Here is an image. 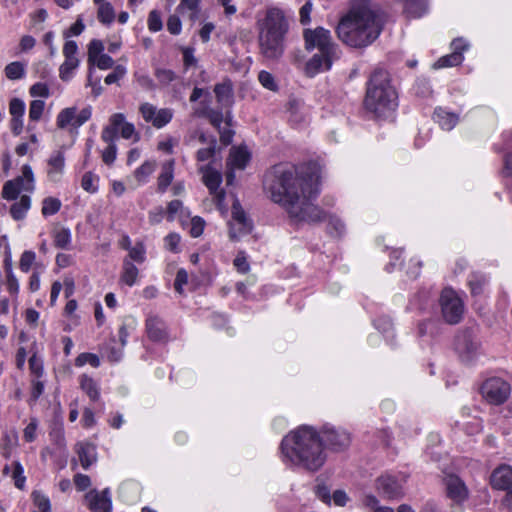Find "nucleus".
<instances>
[{"label": "nucleus", "mask_w": 512, "mask_h": 512, "mask_svg": "<svg viewBox=\"0 0 512 512\" xmlns=\"http://www.w3.org/2000/svg\"><path fill=\"white\" fill-rule=\"evenodd\" d=\"M147 24H148V29L151 32H158L162 29V27H163L162 19H161L160 13L157 10H152L149 13Z\"/></svg>", "instance_id": "obj_51"}, {"label": "nucleus", "mask_w": 512, "mask_h": 512, "mask_svg": "<svg viewBox=\"0 0 512 512\" xmlns=\"http://www.w3.org/2000/svg\"><path fill=\"white\" fill-rule=\"evenodd\" d=\"M464 60V56L460 53H450L439 58L434 64V69L454 67L460 65Z\"/></svg>", "instance_id": "obj_29"}, {"label": "nucleus", "mask_w": 512, "mask_h": 512, "mask_svg": "<svg viewBox=\"0 0 512 512\" xmlns=\"http://www.w3.org/2000/svg\"><path fill=\"white\" fill-rule=\"evenodd\" d=\"M214 93L217 102L223 106L229 105L232 98V85L229 81L215 85Z\"/></svg>", "instance_id": "obj_28"}, {"label": "nucleus", "mask_w": 512, "mask_h": 512, "mask_svg": "<svg viewBox=\"0 0 512 512\" xmlns=\"http://www.w3.org/2000/svg\"><path fill=\"white\" fill-rule=\"evenodd\" d=\"M217 141L216 138L211 136L209 146L207 148H201L196 153V159L199 162H204L211 159L216 151Z\"/></svg>", "instance_id": "obj_41"}, {"label": "nucleus", "mask_w": 512, "mask_h": 512, "mask_svg": "<svg viewBox=\"0 0 512 512\" xmlns=\"http://www.w3.org/2000/svg\"><path fill=\"white\" fill-rule=\"evenodd\" d=\"M99 177L92 172H86L82 176L81 187L89 192L96 193L98 191Z\"/></svg>", "instance_id": "obj_38"}, {"label": "nucleus", "mask_w": 512, "mask_h": 512, "mask_svg": "<svg viewBox=\"0 0 512 512\" xmlns=\"http://www.w3.org/2000/svg\"><path fill=\"white\" fill-rule=\"evenodd\" d=\"M75 107H68L59 112L56 118V124L59 128L64 129L68 125H74L75 121Z\"/></svg>", "instance_id": "obj_33"}, {"label": "nucleus", "mask_w": 512, "mask_h": 512, "mask_svg": "<svg viewBox=\"0 0 512 512\" xmlns=\"http://www.w3.org/2000/svg\"><path fill=\"white\" fill-rule=\"evenodd\" d=\"M35 259H36V254L33 251H30V250L24 251L21 255L20 262H19V267H20L21 271L27 273L30 270Z\"/></svg>", "instance_id": "obj_53"}, {"label": "nucleus", "mask_w": 512, "mask_h": 512, "mask_svg": "<svg viewBox=\"0 0 512 512\" xmlns=\"http://www.w3.org/2000/svg\"><path fill=\"white\" fill-rule=\"evenodd\" d=\"M182 24L177 15H171L167 20V30L173 34L178 35L181 32Z\"/></svg>", "instance_id": "obj_64"}, {"label": "nucleus", "mask_w": 512, "mask_h": 512, "mask_svg": "<svg viewBox=\"0 0 512 512\" xmlns=\"http://www.w3.org/2000/svg\"><path fill=\"white\" fill-rule=\"evenodd\" d=\"M85 501L92 512H111L112 510L109 488H105L102 492L96 489L90 490L85 494Z\"/></svg>", "instance_id": "obj_16"}, {"label": "nucleus", "mask_w": 512, "mask_h": 512, "mask_svg": "<svg viewBox=\"0 0 512 512\" xmlns=\"http://www.w3.org/2000/svg\"><path fill=\"white\" fill-rule=\"evenodd\" d=\"M490 483L494 489L507 492L512 487V468L506 465L496 468L491 474Z\"/></svg>", "instance_id": "obj_20"}, {"label": "nucleus", "mask_w": 512, "mask_h": 512, "mask_svg": "<svg viewBox=\"0 0 512 512\" xmlns=\"http://www.w3.org/2000/svg\"><path fill=\"white\" fill-rule=\"evenodd\" d=\"M198 170L202 174L204 184L214 196L217 204L220 205L225 199V192L219 189L222 182L221 173L213 169L209 164L200 166Z\"/></svg>", "instance_id": "obj_14"}, {"label": "nucleus", "mask_w": 512, "mask_h": 512, "mask_svg": "<svg viewBox=\"0 0 512 512\" xmlns=\"http://www.w3.org/2000/svg\"><path fill=\"white\" fill-rule=\"evenodd\" d=\"M376 489L380 495L388 499H396L403 496V486L392 475H381L376 479Z\"/></svg>", "instance_id": "obj_17"}, {"label": "nucleus", "mask_w": 512, "mask_h": 512, "mask_svg": "<svg viewBox=\"0 0 512 512\" xmlns=\"http://www.w3.org/2000/svg\"><path fill=\"white\" fill-rule=\"evenodd\" d=\"M404 1V12L408 17L419 18L425 12L427 8L426 0H403Z\"/></svg>", "instance_id": "obj_26"}, {"label": "nucleus", "mask_w": 512, "mask_h": 512, "mask_svg": "<svg viewBox=\"0 0 512 512\" xmlns=\"http://www.w3.org/2000/svg\"><path fill=\"white\" fill-rule=\"evenodd\" d=\"M53 242L57 248L68 249L71 244V232L68 228L56 229L53 233Z\"/></svg>", "instance_id": "obj_32"}, {"label": "nucleus", "mask_w": 512, "mask_h": 512, "mask_svg": "<svg viewBox=\"0 0 512 512\" xmlns=\"http://www.w3.org/2000/svg\"><path fill=\"white\" fill-rule=\"evenodd\" d=\"M34 188V174L32 168L26 164L22 167V175L3 185L2 196L6 200H16L22 192H33Z\"/></svg>", "instance_id": "obj_7"}, {"label": "nucleus", "mask_w": 512, "mask_h": 512, "mask_svg": "<svg viewBox=\"0 0 512 512\" xmlns=\"http://www.w3.org/2000/svg\"><path fill=\"white\" fill-rule=\"evenodd\" d=\"M258 80L261 83V85L268 90L276 91L278 88L274 76L268 71H260L258 75Z\"/></svg>", "instance_id": "obj_49"}, {"label": "nucleus", "mask_w": 512, "mask_h": 512, "mask_svg": "<svg viewBox=\"0 0 512 512\" xmlns=\"http://www.w3.org/2000/svg\"><path fill=\"white\" fill-rule=\"evenodd\" d=\"M231 214L229 236L232 240H238L252 231V221L248 218L238 200L233 202Z\"/></svg>", "instance_id": "obj_11"}, {"label": "nucleus", "mask_w": 512, "mask_h": 512, "mask_svg": "<svg viewBox=\"0 0 512 512\" xmlns=\"http://www.w3.org/2000/svg\"><path fill=\"white\" fill-rule=\"evenodd\" d=\"M108 146L102 152V160L105 164L111 165L114 163L117 155V147L114 142H107Z\"/></svg>", "instance_id": "obj_55"}, {"label": "nucleus", "mask_w": 512, "mask_h": 512, "mask_svg": "<svg viewBox=\"0 0 512 512\" xmlns=\"http://www.w3.org/2000/svg\"><path fill=\"white\" fill-rule=\"evenodd\" d=\"M29 369L38 378L43 375V361L36 354L29 358Z\"/></svg>", "instance_id": "obj_58"}, {"label": "nucleus", "mask_w": 512, "mask_h": 512, "mask_svg": "<svg viewBox=\"0 0 512 512\" xmlns=\"http://www.w3.org/2000/svg\"><path fill=\"white\" fill-rule=\"evenodd\" d=\"M158 83L162 87H166L177 79V75L173 70L165 68H157L154 73Z\"/></svg>", "instance_id": "obj_37"}, {"label": "nucleus", "mask_w": 512, "mask_h": 512, "mask_svg": "<svg viewBox=\"0 0 512 512\" xmlns=\"http://www.w3.org/2000/svg\"><path fill=\"white\" fill-rule=\"evenodd\" d=\"M32 497H33V502H34L35 506H37L39 508V510H41V512H49L50 511V508H51L50 500L45 495H43L42 493H40L38 491H34L32 493Z\"/></svg>", "instance_id": "obj_52"}, {"label": "nucleus", "mask_w": 512, "mask_h": 512, "mask_svg": "<svg viewBox=\"0 0 512 512\" xmlns=\"http://www.w3.org/2000/svg\"><path fill=\"white\" fill-rule=\"evenodd\" d=\"M139 111H140L143 119L146 122L152 124L153 119L155 118L157 108L154 105H152L151 103L146 102V103H143L140 105Z\"/></svg>", "instance_id": "obj_56"}, {"label": "nucleus", "mask_w": 512, "mask_h": 512, "mask_svg": "<svg viewBox=\"0 0 512 512\" xmlns=\"http://www.w3.org/2000/svg\"><path fill=\"white\" fill-rule=\"evenodd\" d=\"M233 265L236 268V270L241 274H246L250 270V264L247 260L245 252L243 251L238 252L233 261Z\"/></svg>", "instance_id": "obj_50"}, {"label": "nucleus", "mask_w": 512, "mask_h": 512, "mask_svg": "<svg viewBox=\"0 0 512 512\" xmlns=\"http://www.w3.org/2000/svg\"><path fill=\"white\" fill-rule=\"evenodd\" d=\"M175 161L173 159L162 164L161 172L158 176V190L165 192L174 178Z\"/></svg>", "instance_id": "obj_23"}, {"label": "nucleus", "mask_w": 512, "mask_h": 512, "mask_svg": "<svg viewBox=\"0 0 512 512\" xmlns=\"http://www.w3.org/2000/svg\"><path fill=\"white\" fill-rule=\"evenodd\" d=\"M316 496L325 504L330 505L331 503V495L330 489L324 483L317 484L315 487Z\"/></svg>", "instance_id": "obj_61"}, {"label": "nucleus", "mask_w": 512, "mask_h": 512, "mask_svg": "<svg viewBox=\"0 0 512 512\" xmlns=\"http://www.w3.org/2000/svg\"><path fill=\"white\" fill-rule=\"evenodd\" d=\"M29 93L32 97L48 98L50 95L47 84L37 82L30 87Z\"/></svg>", "instance_id": "obj_57"}, {"label": "nucleus", "mask_w": 512, "mask_h": 512, "mask_svg": "<svg viewBox=\"0 0 512 512\" xmlns=\"http://www.w3.org/2000/svg\"><path fill=\"white\" fill-rule=\"evenodd\" d=\"M434 120L443 130L450 131L458 123L459 117L457 114L448 112L443 108H436L434 111Z\"/></svg>", "instance_id": "obj_22"}, {"label": "nucleus", "mask_w": 512, "mask_h": 512, "mask_svg": "<svg viewBox=\"0 0 512 512\" xmlns=\"http://www.w3.org/2000/svg\"><path fill=\"white\" fill-rule=\"evenodd\" d=\"M251 159V153L246 146H234L230 149L227 166L229 172L226 175L227 184L230 185L235 179L233 170H243Z\"/></svg>", "instance_id": "obj_13"}, {"label": "nucleus", "mask_w": 512, "mask_h": 512, "mask_svg": "<svg viewBox=\"0 0 512 512\" xmlns=\"http://www.w3.org/2000/svg\"><path fill=\"white\" fill-rule=\"evenodd\" d=\"M61 208V201L58 198L47 197L42 202V214L51 216L56 214Z\"/></svg>", "instance_id": "obj_39"}, {"label": "nucleus", "mask_w": 512, "mask_h": 512, "mask_svg": "<svg viewBox=\"0 0 512 512\" xmlns=\"http://www.w3.org/2000/svg\"><path fill=\"white\" fill-rule=\"evenodd\" d=\"M92 115V108L90 106L83 108L78 114L75 113L74 126L80 127L86 123Z\"/></svg>", "instance_id": "obj_63"}, {"label": "nucleus", "mask_w": 512, "mask_h": 512, "mask_svg": "<svg viewBox=\"0 0 512 512\" xmlns=\"http://www.w3.org/2000/svg\"><path fill=\"white\" fill-rule=\"evenodd\" d=\"M180 235L177 233H170L164 238L165 248L172 252L179 251Z\"/></svg>", "instance_id": "obj_60"}, {"label": "nucleus", "mask_w": 512, "mask_h": 512, "mask_svg": "<svg viewBox=\"0 0 512 512\" xmlns=\"http://www.w3.org/2000/svg\"><path fill=\"white\" fill-rule=\"evenodd\" d=\"M128 257L131 262L143 263L146 260V248L143 242H137L129 250Z\"/></svg>", "instance_id": "obj_40"}, {"label": "nucleus", "mask_w": 512, "mask_h": 512, "mask_svg": "<svg viewBox=\"0 0 512 512\" xmlns=\"http://www.w3.org/2000/svg\"><path fill=\"white\" fill-rule=\"evenodd\" d=\"M320 172L315 164L295 166L280 163L265 175L264 187L274 203L279 204L294 222L318 223L328 218L331 233L341 235L345 230L342 220L327 215L313 202L320 193Z\"/></svg>", "instance_id": "obj_1"}, {"label": "nucleus", "mask_w": 512, "mask_h": 512, "mask_svg": "<svg viewBox=\"0 0 512 512\" xmlns=\"http://www.w3.org/2000/svg\"><path fill=\"white\" fill-rule=\"evenodd\" d=\"M85 364H90L92 367L97 368L100 365V359L93 353H81L75 359V365L83 366Z\"/></svg>", "instance_id": "obj_44"}, {"label": "nucleus", "mask_w": 512, "mask_h": 512, "mask_svg": "<svg viewBox=\"0 0 512 512\" xmlns=\"http://www.w3.org/2000/svg\"><path fill=\"white\" fill-rule=\"evenodd\" d=\"M365 107L376 117H386L398 107V93L392 84L390 74L375 69L367 83Z\"/></svg>", "instance_id": "obj_5"}, {"label": "nucleus", "mask_w": 512, "mask_h": 512, "mask_svg": "<svg viewBox=\"0 0 512 512\" xmlns=\"http://www.w3.org/2000/svg\"><path fill=\"white\" fill-rule=\"evenodd\" d=\"M205 222L201 217H193L190 225V235L192 237H199L204 231Z\"/></svg>", "instance_id": "obj_59"}, {"label": "nucleus", "mask_w": 512, "mask_h": 512, "mask_svg": "<svg viewBox=\"0 0 512 512\" xmlns=\"http://www.w3.org/2000/svg\"><path fill=\"white\" fill-rule=\"evenodd\" d=\"M440 305L445 320H460L465 311V305L461 294L446 287L440 296Z\"/></svg>", "instance_id": "obj_8"}, {"label": "nucleus", "mask_w": 512, "mask_h": 512, "mask_svg": "<svg viewBox=\"0 0 512 512\" xmlns=\"http://www.w3.org/2000/svg\"><path fill=\"white\" fill-rule=\"evenodd\" d=\"M11 117L23 118L25 114V103L20 98H12L9 103Z\"/></svg>", "instance_id": "obj_46"}, {"label": "nucleus", "mask_w": 512, "mask_h": 512, "mask_svg": "<svg viewBox=\"0 0 512 512\" xmlns=\"http://www.w3.org/2000/svg\"><path fill=\"white\" fill-rule=\"evenodd\" d=\"M75 451L79 457L81 466L88 469L97 459L96 447L88 442H79L75 446Z\"/></svg>", "instance_id": "obj_21"}, {"label": "nucleus", "mask_w": 512, "mask_h": 512, "mask_svg": "<svg viewBox=\"0 0 512 512\" xmlns=\"http://www.w3.org/2000/svg\"><path fill=\"white\" fill-rule=\"evenodd\" d=\"M118 130L124 139H130L135 134L134 125L125 121L123 113H115L109 118V125L102 130L101 139L104 142H114Z\"/></svg>", "instance_id": "obj_10"}, {"label": "nucleus", "mask_w": 512, "mask_h": 512, "mask_svg": "<svg viewBox=\"0 0 512 512\" xmlns=\"http://www.w3.org/2000/svg\"><path fill=\"white\" fill-rule=\"evenodd\" d=\"M80 386H81V389L88 395V397L92 401L99 400V397H100L99 388H98L96 382L92 378H90L86 375L81 376Z\"/></svg>", "instance_id": "obj_30"}, {"label": "nucleus", "mask_w": 512, "mask_h": 512, "mask_svg": "<svg viewBox=\"0 0 512 512\" xmlns=\"http://www.w3.org/2000/svg\"><path fill=\"white\" fill-rule=\"evenodd\" d=\"M510 393V384L499 377L489 378L481 386L483 398L493 405H501L506 402Z\"/></svg>", "instance_id": "obj_9"}, {"label": "nucleus", "mask_w": 512, "mask_h": 512, "mask_svg": "<svg viewBox=\"0 0 512 512\" xmlns=\"http://www.w3.org/2000/svg\"><path fill=\"white\" fill-rule=\"evenodd\" d=\"M157 324L158 322H150L147 324L148 337L153 341H163L166 339V332Z\"/></svg>", "instance_id": "obj_47"}, {"label": "nucleus", "mask_w": 512, "mask_h": 512, "mask_svg": "<svg viewBox=\"0 0 512 512\" xmlns=\"http://www.w3.org/2000/svg\"><path fill=\"white\" fill-rule=\"evenodd\" d=\"M45 102L43 100H33L29 106V118L31 121H39L44 112Z\"/></svg>", "instance_id": "obj_43"}, {"label": "nucleus", "mask_w": 512, "mask_h": 512, "mask_svg": "<svg viewBox=\"0 0 512 512\" xmlns=\"http://www.w3.org/2000/svg\"><path fill=\"white\" fill-rule=\"evenodd\" d=\"M157 163L155 160H146L135 171L134 177L139 184L146 183L155 171Z\"/></svg>", "instance_id": "obj_27"}, {"label": "nucleus", "mask_w": 512, "mask_h": 512, "mask_svg": "<svg viewBox=\"0 0 512 512\" xmlns=\"http://www.w3.org/2000/svg\"><path fill=\"white\" fill-rule=\"evenodd\" d=\"M455 350L463 362H470L476 355L480 343L472 330H465L455 337Z\"/></svg>", "instance_id": "obj_12"}, {"label": "nucleus", "mask_w": 512, "mask_h": 512, "mask_svg": "<svg viewBox=\"0 0 512 512\" xmlns=\"http://www.w3.org/2000/svg\"><path fill=\"white\" fill-rule=\"evenodd\" d=\"M322 434V442L324 441L327 447L334 451L344 450L350 445V434L345 430L325 426Z\"/></svg>", "instance_id": "obj_15"}, {"label": "nucleus", "mask_w": 512, "mask_h": 512, "mask_svg": "<svg viewBox=\"0 0 512 512\" xmlns=\"http://www.w3.org/2000/svg\"><path fill=\"white\" fill-rule=\"evenodd\" d=\"M447 496L456 504L464 502L469 491L465 483L457 475L449 474L444 478Z\"/></svg>", "instance_id": "obj_18"}, {"label": "nucleus", "mask_w": 512, "mask_h": 512, "mask_svg": "<svg viewBox=\"0 0 512 512\" xmlns=\"http://www.w3.org/2000/svg\"><path fill=\"white\" fill-rule=\"evenodd\" d=\"M31 207V198L28 195H22L10 208V214L16 221L22 220L26 217L27 212Z\"/></svg>", "instance_id": "obj_24"}, {"label": "nucleus", "mask_w": 512, "mask_h": 512, "mask_svg": "<svg viewBox=\"0 0 512 512\" xmlns=\"http://www.w3.org/2000/svg\"><path fill=\"white\" fill-rule=\"evenodd\" d=\"M104 50V45L102 41L98 39H93L90 41L88 45V61L91 63L92 61H96V59L102 55Z\"/></svg>", "instance_id": "obj_45"}, {"label": "nucleus", "mask_w": 512, "mask_h": 512, "mask_svg": "<svg viewBox=\"0 0 512 512\" xmlns=\"http://www.w3.org/2000/svg\"><path fill=\"white\" fill-rule=\"evenodd\" d=\"M13 466H14V470L12 473V477L14 479V484L17 488L23 489L25 480H26L25 476L23 475V472H24L23 467L20 464V462H18V461H15L13 463Z\"/></svg>", "instance_id": "obj_54"}, {"label": "nucleus", "mask_w": 512, "mask_h": 512, "mask_svg": "<svg viewBox=\"0 0 512 512\" xmlns=\"http://www.w3.org/2000/svg\"><path fill=\"white\" fill-rule=\"evenodd\" d=\"M126 74V68L124 66H121V65H118L115 67V69L113 70V72H111L110 74H108L105 78V83L107 85H111V84H114L116 83L118 80H120L121 78L124 77V75Z\"/></svg>", "instance_id": "obj_62"}, {"label": "nucleus", "mask_w": 512, "mask_h": 512, "mask_svg": "<svg viewBox=\"0 0 512 512\" xmlns=\"http://www.w3.org/2000/svg\"><path fill=\"white\" fill-rule=\"evenodd\" d=\"M384 16L367 4L355 5L337 25L338 38L346 45L362 48L373 43L380 35Z\"/></svg>", "instance_id": "obj_2"}, {"label": "nucleus", "mask_w": 512, "mask_h": 512, "mask_svg": "<svg viewBox=\"0 0 512 512\" xmlns=\"http://www.w3.org/2000/svg\"><path fill=\"white\" fill-rule=\"evenodd\" d=\"M468 283L471 289V293L473 295H479L483 292V288L487 283V280L482 275L473 274L470 276Z\"/></svg>", "instance_id": "obj_42"}, {"label": "nucleus", "mask_w": 512, "mask_h": 512, "mask_svg": "<svg viewBox=\"0 0 512 512\" xmlns=\"http://www.w3.org/2000/svg\"><path fill=\"white\" fill-rule=\"evenodd\" d=\"M5 76L10 80H18L25 76V65L22 62L14 61L6 65Z\"/></svg>", "instance_id": "obj_34"}, {"label": "nucleus", "mask_w": 512, "mask_h": 512, "mask_svg": "<svg viewBox=\"0 0 512 512\" xmlns=\"http://www.w3.org/2000/svg\"><path fill=\"white\" fill-rule=\"evenodd\" d=\"M79 66L78 58H65L64 62L61 64L59 68V77L63 81H69L72 76L74 70Z\"/></svg>", "instance_id": "obj_31"}, {"label": "nucleus", "mask_w": 512, "mask_h": 512, "mask_svg": "<svg viewBox=\"0 0 512 512\" xmlns=\"http://www.w3.org/2000/svg\"><path fill=\"white\" fill-rule=\"evenodd\" d=\"M65 170V154L63 150L54 151L47 160V177L51 182L61 180Z\"/></svg>", "instance_id": "obj_19"}, {"label": "nucleus", "mask_w": 512, "mask_h": 512, "mask_svg": "<svg viewBox=\"0 0 512 512\" xmlns=\"http://www.w3.org/2000/svg\"><path fill=\"white\" fill-rule=\"evenodd\" d=\"M139 275L138 268L130 261L125 258L123 261L121 282L132 287L136 284Z\"/></svg>", "instance_id": "obj_25"}, {"label": "nucleus", "mask_w": 512, "mask_h": 512, "mask_svg": "<svg viewBox=\"0 0 512 512\" xmlns=\"http://www.w3.org/2000/svg\"><path fill=\"white\" fill-rule=\"evenodd\" d=\"M173 118V110L170 108H161L156 111L155 118L153 119L152 125L160 129L166 126Z\"/></svg>", "instance_id": "obj_36"}, {"label": "nucleus", "mask_w": 512, "mask_h": 512, "mask_svg": "<svg viewBox=\"0 0 512 512\" xmlns=\"http://www.w3.org/2000/svg\"><path fill=\"white\" fill-rule=\"evenodd\" d=\"M97 18L101 23L106 25H109L114 21L115 11L109 2L98 4Z\"/></svg>", "instance_id": "obj_35"}, {"label": "nucleus", "mask_w": 512, "mask_h": 512, "mask_svg": "<svg viewBox=\"0 0 512 512\" xmlns=\"http://www.w3.org/2000/svg\"><path fill=\"white\" fill-rule=\"evenodd\" d=\"M260 53L269 60L279 59L285 51V37L289 23L284 12L276 7L268 8L265 16L257 21Z\"/></svg>", "instance_id": "obj_4"}, {"label": "nucleus", "mask_w": 512, "mask_h": 512, "mask_svg": "<svg viewBox=\"0 0 512 512\" xmlns=\"http://www.w3.org/2000/svg\"><path fill=\"white\" fill-rule=\"evenodd\" d=\"M303 38L306 50L317 49L319 51L306 63V74L313 77L320 72L329 70L333 61L339 57L338 46L333 42L330 31L323 27L305 29Z\"/></svg>", "instance_id": "obj_6"}, {"label": "nucleus", "mask_w": 512, "mask_h": 512, "mask_svg": "<svg viewBox=\"0 0 512 512\" xmlns=\"http://www.w3.org/2000/svg\"><path fill=\"white\" fill-rule=\"evenodd\" d=\"M134 77L137 84L144 90L152 91L156 88L154 80L147 73L137 72Z\"/></svg>", "instance_id": "obj_48"}, {"label": "nucleus", "mask_w": 512, "mask_h": 512, "mask_svg": "<svg viewBox=\"0 0 512 512\" xmlns=\"http://www.w3.org/2000/svg\"><path fill=\"white\" fill-rule=\"evenodd\" d=\"M286 461L308 471H318L326 461L322 439L312 427L302 426L286 435L281 442Z\"/></svg>", "instance_id": "obj_3"}]
</instances>
